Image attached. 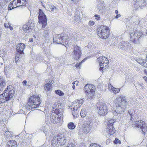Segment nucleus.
Listing matches in <instances>:
<instances>
[{"instance_id": "obj_38", "label": "nucleus", "mask_w": 147, "mask_h": 147, "mask_svg": "<svg viewBox=\"0 0 147 147\" xmlns=\"http://www.w3.org/2000/svg\"><path fill=\"white\" fill-rule=\"evenodd\" d=\"M55 92L56 94H58L59 96H62L64 94V93L59 90H56L55 91Z\"/></svg>"}, {"instance_id": "obj_18", "label": "nucleus", "mask_w": 147, "mask_h": 147, "mask_svg": "<svg viewBox=\"0 0 147 147\" xmlns=\"http://www.w3.org/2000/svg\"><path fill=\"white\" fill-rule=\"evenodd\" d=\"M64 37V34L63 33L57 35L53 37L54 42L57 44H62L64 40L65 39Z\"/></svg>"}, {"instance_id": "obj_58", "label": "nucleus", "mask_w": 147, "mask_h": 147, "mask_svg": "<svg viewBox=\"0 0 147 147\" xmlns=\"http://www.w3.org/2000/svg\"><path fill=\"white\" fill-rule=\"evenodd\" d=\"M110 140L109 139H107V140L106 142V144H109L110 142Z\"/></svg>"}, {"instance_id": "obj_35", "label": "nucleus", "mask_w": 147, "mask_h": 147, "mask_svg": "<svg viewBox=\"0 0 147 147\" xmlns=\"http://www.w3.org/2000/svg\"><path fill=\"white\" fill-rule=\"evenodd\" d=\"M72 106L74 107H75L76 109H78V108L80 107L81 105H79L78 102L76 100L72 103Z\"/></svg>"}, {"instance_id": "obj_47", "label": "nucleus", "mask_w": 147, "mask_h": 147, "mask_svg": "<svg viewBox=\"0 0 147 147\" xmlns=\"http://www.w3.org/2000/svg\"><path fill=\"white\" fill-rule=\"evenodd\" d=\"M142 65L147 68V60H144Z\"/></svg>"}, {"instance_id": "obj_43", "label": "nucleus", "mask_w": 147, "mask_h": 147, "mask_svg": "<svg viewBox=\"0 0 147 147\" xmlns=\"http://www.w3.org/2000/svg\"><path fill=\"white\" fill-rule=\"evenodd\" d=\"M85 59H84V60H83L82 61L80 62L79 63L76 64L75 65V66L76 67L78 68H80V66L81 65L82 62H83L84 61V60H85Z\"/></svg>"}, {"instance_id": "obj_61", "label": "nucleus", "mask_w": 147, "mask_h": 147, "mask_svg": "<svg viewBox=\"0 0 147 147\" xmlns=\"http://www.w3.org/2000/svg\"><path fill=\"white\" fill-rule=\"evenodd\" d=\"M87 47L89 48V49H91V47L90 46V44L89 43L88 45L87 46Z\"/></svg>"}, {"instance_id": "obj_44", "label": "nucleus", "mask_w": 147, "mask_h": 147, "mask_svg": "<svg viewBox=\"0 0 147 147\" xmlns=\"http://www.w3.org/2000/svg\"><path fill=\"white\" fill-rule=\"evenodd\" d=\"M90 147H101L100 145L96 144V143H92L90 144Z\"/></svg>"}, {"instance_id": "obj_5", "label": "nucleus", "mask_w": 147, "mask_h": 147, "mask_svg": "<svg viewBox=\"0 0 147 147\" xmlns=\"http://www.w3.org/2000/svg\"><path fill=\"white\" fill-rule=\"evenodd\" d=\"M66 142V140L64 134H60L53 137L51 143L52 146L53 147L58 146L59 145H64Z\"/></svg>"}, {"instance_id": "obj_10", "label": "nucleus", "mask_w": 147, "mask_h": 147, "mask_svg": "<svg viewBox=\"0 0 147 147\" xmlns=\"http://www.w3.org/2000/svg\"><path fill=\"white\" fill-rule=\"evenodd\" d=\"M38 18L39 22L42 25V28H45L47 25V20L46 15L42 12L41 9H39L38 13Z\"/></svg>"}, {"instance_id": "obj_39", "label": "nucleus", "mask_w": 147, "mask_h": 147, "mask_svg": "<svg viewBox=\"0 0 147 147\" xmlns=\"http://www.w3.org/2000/svg\"><path fill=\"white\" fill-rule=\"evenodd\" d=\"M2 2L3 1H0V9H2L5 7V4Z\"/></svg>"}, {"instance_id": "obj_2", "label": "nucleus", "mask_w": 147, "mask_h": 147, "mask_svg": "<svg viewBox=\"0 0 147 147\" xmlns=\"http://www.w3.org/2000/svg\"><path fill=\"white\" fill-rule=\"evenodd\" d=\"M15 93L14 87L11 85L7 87L2 94L0 95V104L5 103L11 99Z\"/></svg>"}, {"instance_id": "obj_51", "label": "nucleus", "mask_w": 147, "mask_h": 147, "mask_svg": "<svg viewBox=\"0 0 147 147\" xmlns=\"http://www.w3.org/2000/svg\"><path fill=\"white\" fill-rule=\"evenodd\" d=\"M94 24V22L92 21H90L89 22V25L90 26H92Z\"/></svg>"}, {"instance_id": "obj_63", "label": "nucleus", "mask_w": 147, "mask_h": 147, "mask_svg": "<svg viewBox=\"0 0 147 147\" xmlns=\"http://www.w3.org/2000/svg\"><path fill=\"white\" fill-rule=\"evenodd\" d=\"M72 88H73V89L74 90L75 89V86L74 85H73V86H72Z\"/></svg>"}, {"instance_id": "obj_49", "label": "nucleus", "mask_w": 147, "mask_h": 147, "mask_svg": "<svg viewBox=\"0 0 147 147\" xmlns=\"http://www.w3.org/2000/svg\"><path fill=\"white\" fill-rule=\"evenodd\" d=\"M94 17H95V19L97 20H99L100 19V16L98 15H94Z\"/></svg>"}, {"instance_id": "obj_31", "label": "nucleus", "mask_w": 147, "mask_h": 147, "mask_svg": "<svg viewBox=\"0 0 147 147\" xmlns=\"http://www.w3.org/2000/svg\"><path fill=\"white\" fill-rule=\"evenodd\" d=\"M136 87H138L139 88L140 87H141L140 88V90H142L145 89V86L142 83L138 82L136 84Z\"/></svg>"}, {"instance_id": "obj_1", "label": "nucleus", "mask_w": 147, "mask_h": 147, "mask_svg": "<svg viewBox=\"0 0 147 147\" xmlns=\"http://www.w3.org/2000/svg\"><path fill=\"white\" fill-rule=\"evenodd\" d=\"M127 105V102L124 96L121 95L117 97L115 100V105L116 107L114 113L121 114L124 112Z\"/></svg>"}, {"instance_id": "obj_30", "label": "nucleus", "mask_w": 147, "mask_h": 147, "mask_svg": "<svg viewBox=\"0 0 147 147\" xmlns=\"http://www.w3.org/2000/svg\"><path fill=\"white\" fill-rule=\"evenodd\" d=\"M73 111L72 112V114L73 116V118H76L78 116V109H76L75 107H73Z\"/></svg>"}, {"instance_id": "obj_19", "label": "nucleus", "mask_w": 147, "mask_h": 147, "mask_svg": "<svg viewBox=\"0 0 147 147\" xmlns=\"http://www.w3.org/2000/svg\"><path fill=\"white\" fill-rule=\"evenodd\" d=\"M131 45L128 42H123L119 43V47L121 49L126 51L129 49Z\"/></svg>"}, {"instance_id": "obj_26", "label": "nucleus", "mask_w": 147, "mask_h": 147, "mask_svg": "<svg viewBox=\"0 0 147 147\" xmlns=\"http://www.w3.org/2000/svg\"><path fill=\"white\" fill-rule=\"evenodd\" d=\"M49 32L50 29L49 28H47L44 31L42 35L43 37L46 38V40L49 38Z\"/></svg>"}, {"instance_id": "obj_8", "label": "nucleus", "mask_w": 147, "mask_h": 147, "mask_svg": "<svg viewBox=\"0 0 147 147\" xmlns=\"http://www.w3.org/2000/svg\"><path fill=\"white\" fill-rule=\"evenodd\" d=\"M84 89L86 95L87 96L88 99L92 98L94 94L96 89L95 86L91 84H87L85 85Z\"/></svg>"}, {"instance_id": "obj_54", "label": "nucleus", "mask_w": 147, "mask_h": 147, "mask_svg": "<svg viewBox=\"0 0 147 147\" xmlns=\"http://www.w3.org/2000/svg\"><path fill=\"white\" fill-rule=\"evenodd\" d=\"M76 17V18L74 19V20H75L77 22L78 21V20L80 18V17L78 15H77Z\"/></svg>"}, {"instance_id": "obj_56", "label": "nucleus", "mask_w": 147, "mask_h": 147, "mask_svg": "<svg viewBox=\"0 0 147 147\" xmlns=\"http://www.w3.org/2000/svg\"><path fill=\"white\" fill-rule=\"evenodd\" d=\"M27 81L26 80H24L23 82V85L26 86V83H27Z\"/></svg>"}, {"instance_id": "obj_50", "label": "nucleus", "mask_w": 147, "mask_h": 147, "mask_svg": "<svg viewBox=\"0 0 147 147\" xmlns=\"http://www.w3.org/2000/svg\"><path fill=\"white\" fill-rule=\"evenodd\" d=\"M11 0H0V1H3L4 3L6 4V3L9 2Z\"/></svg>"}, {"instance_id": "obj_36", "label": "nucleus", "mask_w": 147, "mask_h": 147, "mask_svg": "<svg viewBox=\"0 0 147 147\" xmlns=\"http://www.w3.org/2000/svg\"><path fill=\"white\" fill-rule=\"evenodd\" d=\"M68 128L70 129H73L75 128L76 125L73 122H71L67 125Z\"/></svg>"}, {"instance_id": "obj_24", "label": "nucleus", "mask_w": 147, "mask_h": 147, "mask_svg": "<svg viewBox=\"0 0 147 147\" xmlns=\"http://www.w3.org/2000/svg\"><path fill=\"white\" fill-rule=\"evenodd\" d=\"M6 147H17V143L13 140H10L7 142Z\"/></svg>"}, {"instance_id": "obj_23", "label": "nucleus", "mask_w": 147, "mask_h": 147, "mask_svg": "<svg viewBox=\"0 0 147 147\" xmlns=\"http://www.w3.org/2000/svg\"><path fill=\"white\" fill-rule=\"evenodd\" d=\"M61 118L60 117L58 116L57 115L56 116L55 115H51V116L50 120L52 123H56L60 121Z\"/></svg>"}, {"instance_id": "obj_9", "label": "nucleus", "mask_w": 147, "mask_h": 147, "mask_svg": "<svg viewBox=\"0 0 147 147\" xmlns=\"http://www.w3.org/2000/svg\"><path fill=\"white\" fill-rule=\"evenodd\" d=\"M27 3L25 0H14L9 4L8 9L9 10H11L20 6H25Z\"/></svg>"}, {"instance_id": "obj_45", "label": "nucleus", "mask_w": 147, "mask_h": 147, "mask_svg": "<svg viewBox=\"0 0 147 147\" xmlns=\"http://www.w3.org/2000/svg\"><path fill=\"white\" fill-rule=\"evenodd\" d=\"M47 127L46 126H44V127L43 126H42V127L41 130H42L43 131V132L45 133V135H46L47 134V130H46Z\"/></svg>"}, {"instance_id": "obj_33", "label": "nucleus", "mask_w": 147, "mask_h": 147, "mask_svg": "<svg viewBox=\"0 0 147 147\" xmlns=\"http://www.w3.org/2000/svg\"><path fill=\"white\" fill-rule=\"evenodd\" d=\"M52 86L51 84L48 83L45 85V90L50 91L51 90V88H52Z\"/></svg>"}, {"instance_id": "obj_55", "label": "nucleus", "mask_w": 147, "mask_h": 147, "mask_svg": "<svg viewBox=\"0 0 147 147\" xmlns=\"http://www.w3.org/2000/svg\"><path fill=\"white\" fill-rule=\"evenodd\" d=\"M9 24L8 23L7 24V23H5L4 24V26L5 27L8 28V26H9Z\"/></svg>"}, {"instance_id": "obj_40", "label": "nucleus", "mask_w": 147, "mask_h": 147, "mask_svg": "<svg viewBox=\"0 0 147 147\" xmlns=\"http://www.w3.org/2000/svg\"><path fill=\"white\" fill-rule=\"evenodd\" d=\"M144 60L142 59H138L136 60L137 62L139 64L142 65V63L144 62Z\"/></svg>"}, {"instance_id": "obj_7", "label": "nucleus", "mask_w": 147, "mask_h": 147, "mask_svg": "<svg viewBox=\"0 0 147 147\" xmlns=\"http://www.w3.org/2000/svg\"><path fill=\"white\" fill-rule=\"evenodd\" d=\"M97 109L99 115H105L109 111V107L105 103L98 102L96 104Z\"/></svg>"}, {"instance_id": "obj_11", "label": "nucleus", "mask_w": 147, "mask_h": 147, "mask_svg": "<svg viewBox=\"0 0 147 147\" xmlns=\"http://www.w3.org/2000/svg\"><path fill=\"white\" fill-rule=\"evenodd\" d=\"M133 123L135 126L142 130L144 134L146 132L147 127L144 121L140 120L134 121Z\"/></svg>"}, {"instance_id": "obj_12", "label": "nucleus", "mask_w": 147, "mask_h": 147, "mask_svg": "<svg viewBox=\"0 0 147 147\" xmlns=\"http://www.w3.org/2000/svg\"><path fill=\"white\" fill-rule=\"evenodd\" d=\"M114 122L115 120L113 119L109 120L108 123L106 131L110 135L114 134L116 131L113 126V123Z\"/></svg>"}, {"instance_id": "obj_13", "label": "nucleus", "mask_w": 147, "mask_h": 147, "mask_svg": "<svg viewBox=\"0 0 147 147\" xmlns=\"http://www.w3.org/2000/svg\"><path fill=\"white\" fill-rule=\"evenodd\" d=\"M72 53L73 58L76 60H78L82 55V50L80 47L76 45L74 46Z\"/></svg>"}, {"instance_id": "obj_41", "label": "nucleus", "mask_w": 147, "mask_h": 147, "mask_svg": "<svg viewBox=\"0 0 147 147\" xmlns=\"http://www.w3.org/2000/svg\"><path fill=\"white\" fill-rule=\"evenodd\" d=\"M78 132L79 135H82L83 134V133H84L83 128H80L78 129Z\"/></svg>"}, {"instance_id": "obj_3", "label": "nucleus", "mask_w": 147, "mask_h": 147, "mask_svg": "<svg viewBox=\"0 0 147 147\" xmlns=\"http://www.w3.org/2000/svg\"><path fill=\"white\" fill-rule=\"evenodd\" d=\"M41 101L39 95H33L29 98L27 105L24 108L26 109L27 111H29L30 110L38 108L39 107Z\"/></svg>"}, {"instance_id": "obj_25", "label": "nucleus", "mask_w": 147, "mask_h": 147, "mask_svg": "<svg viewBox=\"0 0 147 147\" xmlns=\"http://www.w3.org/2000/svg\"><path fill=\"white\" fill-rule=\"evenodd\" d=\"M52 112H55L57 110L63 108L62 105H61L60 103L58 102H56L54 104Z\"/></svg>"}, {"instance_id": "obj_60", "label": "nucleus", "mask_w": 147, "mask_h": 147, "mask_svg": "<svg viewBox=\"0 0 147 147\" xmlns=\"http://www.w3.org/2000/svg\"><path fill=\"white\" fill-rule=\"evenodd\" d=\"M33 38H30L29 39V41L30 42H33Z\"/></svg>"}, {"instance_id": "obj_16", "label": "nucleus", "mask_w": 147, "mask_h": 147, "mask_svg": "<svg viewBox=\"0 0 147 147\" xmlns=\"http://www.w3.org/2000/svg\"><path fill=\"white\" fill-rule=\"evenodd\" d=\"M34 23H33L31 21H30L26 24L23 26V30L26 33H29L34 29Z\"/></svg>"}, {"instance_id": "obj_46", "label": "nucleus", "mask_w": 147, "mask_h": 147, "mask_svg": "<svg viewBox=\"0 0 147 147\" xmlns=\"http://www.w3.org/2000/svg\"><path fill=\"white\" fill-rule=\"evenodd\" d=\"M77 101L78 102V104L79 105H81V106L84 102V99H81V100H77Z\"/></svg>"}, {"instance_id": "obj_53", "label": "nucleus", "mask_w": 147, "mask_h": 147, "mask_svg": "<svg viewBox=\"0 0 147 147\" xmlns=\"http://www.w3.org/2000/svg\"><path fill=\"white\" fill-rule=\"evenodd\" d=\"M116 15H117L115 17V18L116 19H117V18H119L121 16V15L119 14H116Z\"/></svg>"}, {"instance_id": "obj_34", "label": "nucleus", "mask_w": 147, "mask_h": 147, "mask_svg": "<svg viewBox=\"0 0 147 147\" xmlns=\"http://www.w3.org/2000/svg\"><path fill=\"white\" fill-rule=\"evenodd\" d=\"M86 111V109L84 108L81 110L80 114L82 117L84 118L85 117L87 114V112Z\"/></svg>"}, {"instance_id": "obj_57", "label": "nucleus", "mask_w": 147, "mask_h": 147, "mask_svg": "<svg viewBox=\"0 0 147 147\" xmlns=\"http://www.w3.org/2000/svg\"><path fill=\"white\" fill-rule=\"evenodd\" d=\"M9 29H10V30H12L13 29V28L12 26H10V25H9V26H8V27Z\"/></svg>"}, {"instance_id": "obj_29", "label": "nucleus", "mask_w": 147, "mask_h": 147, "mask_svg": "<svg viewBox=\"0 0 147 147\" xmlns=\"http://www.w3.org/2000/svg\"><path fill=\"white\" fill-rule=\"evenodd\" d=\"M5 133L4 134V136L5 137L6 140H8L10 139L11 138V134L7 129V131L6 130Z\"/></svg>"}, {"instance_id": "obj_20", "label": "nucleus", "mask_w": 147, "mask_h": 147, "mask_svg": "<svg viewBox=\"0 0 147 147\" xmlns=\"http://www.w3.org/2000/svg\"><path fill=\"white\" fill-rule=\"evenodd\" d=\"M25 47L24 44L20 43L18 45L16 48V50L18 54H21L23 53V51Z\"/></svg>"}, {"instance_id": "obj_32", "label": "nucleus", "mask_w": 147, "mask_h": 147, "mask_svg": "<svg viewBox=\"0 0 147 147\" xmlns=\"http://www.w3.org/2000/svg\"><path fill=\"white\" fill-rule=\"evenodd\" d=\"M98 9L99 10V13L100 14H102L104 12L105 10V8L104 6L102 5L100 7L98 6Z\"/></svg>"}, {"instance_id": "obj_64", "label": "nucleus", "mask_w": 147, "mask_h": 147, "mask_svg": "<svg viewBox=\"0 0 147 147\" xmlns=\"http://www.w3.org/2000/svg\"><path fill=\"white\" fill-rule=\"evenodd\" d=\"M76 82H76V81L72 83V84L73 85H74L75 84H76Z\"/></svg>"}, {"instance_id": "obj_42", "label": "nucleus", "mask_w": 147, "mask_h": 147, "mask_svg": "<svg viewBox=\"0 0 147 147\" xmlns=\"http://www.w3.org/2000/svg\"><path fill=\"white\" fill-rule=\"evenodd\" d=\"M68 39L69 38H67L65 40V42H63L62 44L64 45V44H65V45H67H67L69 44L70 42Z\"/></svg>"}, {"instance_id": "obj_52", "label": "nucleus", "mask_w": 147, "mask_h": 147, "mask_svg": "<svg viewBox=\"0 0 147 147\" xmlns=\"http://www.w3.org/2000/svg\"><path fill=\"white\" fill-rule=\"evenodd\" d=\"M74 145L73 144H70L69 146H67V147H74Z\"/></svg>"}, {"instance_id": "obj_17", "label": "nucleus", "mask_w": 147, "mask_h": 147, "mask_svg": "<svg viewBox=\"0 0 147 147\" xmlns=\"http://www.w3.org/2000/svg\"><path fill=\"white\" fill-rule=\"evenodd\" d=\"M129 115L130 120H133L134 118H136L137 117L140 115V113L138 112V110L135 107L132 108L130 110L128 111Z\"/></svg>"}, {"instance_id": "obj_28", "label": "nucleus", "mask_w": 147, "mask_h": 147, "mask_svg": "<svg viewBox=\"0 0 147 147\" xmlns=\"http://www.w3.org/2000/svg\"><path fill=\"white\" fill-rule=\"evenodd\" d=\"M108 87L109 89L111 90L115 94L118 93L120 91L119 89L115 88L112 86L111 84H109Z\"/></svg>"}, {"instance_id": "obj_6", "label": "nucleus", "mask_w": 147, "mask_h": 147, "mask_svg": "<svg viewBox=\"0 0 147 147\" xmlns=\"http://www.w3.org/2000/svg\"><path fill=\"white\" fill-rule=\"evenodd\" d=\"M97 33L99 37L105 39L109 37L110 30L108 27L101 26L98 28Z\"/></svg>"}, {"instance_id": "obj_37", "label": "nucleus", "mask_w": 147, "mask_h": 147, "mask_svg": "<svg viewBox=\"0 0 147 147\" xmlns=\"http://www.w3.org/2000/svg\"><path fill=\"white\" fill-rule=\"evenodd\" d=\"M49 10L51 12L56 13L57 11V8L55 6L53 5L50 7Z\"/></svg>"}, {"instance_id": "obj_14", "label": "nucleus", "mask_w": 147, "mask_h": 147, "mask_svg": "<svg viewBox=\"0 0 147 147\" xmlns=\"http://www.w3.org/2000/svg\"><path fill=\"white\" fill-rule=\"evenodd\" d=\"M92 121H84V122L82 127L83 128V131L84 134L89 133L92 128Z\"/></svg>"}, {"instance_id": "obj_15", "label": "nucleus", "mask_w": 147, "mask_h": 147, "mask_svg": "<svg viewBox=\"0 0 147 147\" xmlns=\"http://www.w3.org/2000/svg\"><path fill=\"white\" fill-rule=\"evenodd\" d=\"M97 60L99 62L100 68L99 70L100 71L102 70V69H103L104 67V65L105 66H107L108 63H109V60L108 59L105 57H100L97 59Z\"/></svg>"}, {"instance_id": "obj_21", "label": "nucleus", "mask_w": 147, "mask_h": 147, "mask_svg": "<svg viewBox=\"0 0 147 147\" xmlns=\"http://www.w3.org/2000/svg\"><path fill=\"white\" fill-rule=\"evenodd\" d=\"M145 5L144 0H136L135 3L134 5V7L137 9L140 7L141 8Z\"/></svg>"}, {"instance_id": "obj_4", "label": "nucleus", "mask_w": 147, "mask_h": 147, "mask_svg": "<svg viewBox=\"0 0 147 147\" xmlns=\"http://www.w3.org/2000/svg\"><path fill=\"white\" fill-rule=\"evenodd\" d=\"M145 35L141 31H135L130 34V40L133 43L136 44L140 43Z\"/></svg>"}, {"instance_id": "obj_22", "label": "nucleus", "mask_w": 147, "mask_h": 147, "mask_svg": "<svg viewBox=\"0 0 147 147\" xmlns=\"http://www.w3.org/2000/svg\"><path fill=\"white\" fill-rule=\"evenodd\" d=\"M5 80L2 76H0V93L3 90L6 86Z\"/></svg>"}, {"instance_id": "obj_62", "label": "nucleus", "mask_w": 147, "mask_h": 147, "mask_svg": "<svg viewBox=\"0 0 147 147\" xmlns=\"http://www.w3.org/2000/svg\"><path fill=\"white\" fill-rule=\"evenodd\" d=\"M118 11L117 10H116L115 11V13L116 14H118Z\"/></svg>"}, {"instance_id": "obj_59", "label": "nucleus", "mask_w": 147, "mask_h": 147, "mask_svg": "<svg viewBox=\"0 0 147 147\" xmlns=\"http://www.w3.org/2000/svg\"><path fill=\"white\" fill-rule=\"evenodd\" d=\"M107 66H105V65H104V67H103V69H102V71H102L103 70L105 69H106V67Z\"/></svg>"}, {"instance_id": "obj_48", "label": "nucleus", "mask_w": 147, "mask_h": 147, "mask_svg": "<svg viewBox=\"0 0 147 147\" xmlns=\"http://www.w3.org/2000/svg\"><path fill=\"white\" fill-rule=\"evenodd\" d=\"M114 143L115 144H117V143L120 144L121 141L119 140V139L117 138H116L114 142Z\"/></svg>"}, {"instance_id": "obj_27", "label": "nucleus", "mask_w": 147, "mask_h": 147, "mask_svg": "<svg viewBox=\"0 0 147 147\" xmlns=\"http://www.w3.org/2000/svg\"><path fill=\"white\" fill-rule=\"evenodd\" d=\"M63 109L62 108L56 110L55 112H52V113L55 114L58 116H60V117H61V115H62L63 113Z\"/></svg>"}]
</instances>
